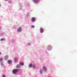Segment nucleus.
I'll use <instances>...</instances> for the list:
<instances>
[{
    "mask_svg": "<svg viewBox=\"0 0 77 77\" xmlns=\"http://www.w3.org/2000/svg\"><path fill=\"white\" fill-rule=\"evenodd\" d=\"M18 71V69H14L13 71V74H15L16 72H17Z\"/></svg>",
    "mask_w": 77,
    "mask_h": 77,
    "instance_id": "1",
    "label": "nucleus"
},
{
    "mask_svg": "<svg viewBox=\"0 0 77 77\" xmlns=\"http://www.w3.org/2000/svg\"><path fill=\"white\" fill-rule=\"evenodd\" d=\"M31 20L32 22H35V21H36V18L35 17H32L31 18Z\"/></svg>",
    "mask_w": 77,
    "mask_h": 77,
    "instance_id": "2",
    "label": "nucleus"
},
{
    "mask_svg": "<svg viewBox=\"0 0 77 77\" xmlns=\"http://www.w3.org/2000/svg\"><path fill=\"white\" fill-rule=\"evenodd\" d=\"M33 2L35 4L38 3L39 2V0H32Z\"/></svg>",
    "mask_w": 77,
    "mask_h": 77,
    "instance_id": "3",
    "label": "nucleus"
},
{
    "mask_svg": "<svg viewBox=\"0 0 77 77\" xmlns=\"http://www.w3.org/2000/svg\"><path fill=\"white\" fill-rule=\"evenodd\" d=\"M42 69L44 71H47V68L44 66L42 67Z\"/></svg>",
    "mask_w": 77,
    "mask_h": 77,
    "instance_id": "4",
    "label": "nucleus"
},
{
    "mask_svg": "<svg viewBox=\"0 0 77 77\" xmlns=\"http://www.w3.org/2000/svg\"><path fill=\"white\" fill-rule=\"evenodd\" d=\"M22 30V28H21V27H19L18 29H17V31L19 32H21Z\"/></svg>",
    "mask_w": 77,
    "mask_h": 77,
    "instance_id": "5",
    "label": "nucleus"
},
{
    "mask_svg": "<svg viewBox=\"0 0 77 77\" xmlns=\"http://www.w3.org/2000/svg\"><path fill=\"white\" fill-rule=\"evenodd\" d=\"M8 56L6 55L5 56L4 59L5 60H7L8 59Z\"/></svg>",
    "mask_w": 77,
    "mask_h": 77,
    "instance_id": "6",
    "label": "nucleus"
},
{
    "mask_svg": "<svg viewBox=\"0 0 77 77\" xmlns=\"http://www.w3.org/2000/svg\"><path fill=\"white\" fill-rule=\"evenodd\" d=\"M8 63H9V64L12 63V60H8Z\"/></svg>",
    "mask_w": 77,
    "mask_h": 77,
    "instance_id": "7",
    "label": "nucleus"
},
{
    "mask_svg": "<svg viewBox=\"0 0 77 77\" xmlns=\"http://www.w3.org/2000/svg\"><path fill=\"white\" fill-rule=\"evenodd\" d=\"M40 30L41 33H43V32H44L43 28H40Z\"/></svg>",
    "mask_w": 77,
    "mask_h": 77,
    "instance_id": "8",
    "label": "nucleus"
},
{
    "mask_svg": "<svg viewBox=\"0 0 77 77\" xmlns=\"http://www.w3.org/2000/svg\"><path fill=\"white\" fill-rule=\"evenodd\" d=\"M33 66V64L32 63L30 64L29 65V68H31Z\"/></svg>",
    "mask_w": 77,
    "mask_h": 77,
    "instance_id": "9",
    "label": "nucleus"
},
{
    "mask_svg": "<svg viewBox=\"0 0 77 77\" xmlns=\"http://www.w3.org/2000/svg\"><path fill=\"white\" fill-rule=\"evenodd\" d=\"M21 67V66L20 65H18L17 66H16V68H20V67Z\"/></svg>",
    "mask_w": 77,
    "mask_h": 77,
    "instance_id": "10",
    "label": "nucleus"
},
{
    "mask_svg": "<svg viewBox=\"0 0 77 77\" xmlns=\"http://www.w3.org/2000/svg\"><path fill=\"white\" fill-rule=\"evenodd\" d=\"M23 64L24 63H20V65H22V66L23 65Z\"/></svg>",
    "mask_w": 77,
    "mask_h": 77,
    "instance_id": "11",
    "label": "nucleus"
},
{
    "mask_svg": "<svg viewBox=\"0 0 77 77\" xmlns=\"http://www.w3.org/2000/svg\"><path fill=\"white\" fill-rule=\"evenodd\" d=\"M40 72L41 74H42V70H40Z\"/></svg>",
    "mask_w": 77,
    "mask_h": 77,
    "instance_id": "12",
    "label": "nucleus"
},
{
    "mask_svg": "<svg viewBox=\"0 0 77 77\" xmlns=\"http://www.w3.org/2000/svg\"><path fill=\"white\" fill-rule=\"evenodd\" d=\"M3 60V58H0V61H2Z\"/></svg>",
    "mask_w": 77,
    "mask_h": 77,
    "instance_id": "13",
    "label": "nucleus"
},
{
    "mask_svg": "<svg viewBox=\"0 0 77 77\" xmlns=\"http://www.w3.org/2000/svg\"><path fill=\"white\" fill-rule=\"evenodd\" d=\"M32 27V28H35V26L34 25H32L31 26Z\"/></svg>",
    "mask_w": 77,
    "mask_h": 77,
    "instance_id": "14",
    "label": "nucleus"
},
{
    "mask_svg": "<svg viewBox=\"0 0 77 77\" xmlns=\"http://www.w3.org/2000/svg\"><path fill=\"white\" fill-rule=\"evenodd\" d=\"M35 65H33V68H35Z\"/></svg>",
    "mask_w": 77,
    "mask_h": 77,
    "instance_id": "15",
    "label": "nucleus"
},
{
    "mask_svg": "<svg viewBox=\"0 0 77 77\" xmlns=\"http://www.w3.org/2000/svg\"><path fill=\"white\" fill-rule=\"evenodd\" d=\"M2 77H6V75H3L2 76Z\"/></svg>",
    "mask_w": 77,
    "mask_h": 77,
    "instance_id": "16",
    "label": "nucleus"
},
{
    "mask_svg": "<svg viewBox=\"0 0 77 77\" xmlns=\"http://www.w3.org/2000/svg\"><path fill=\"white\" fill-rule=\"evenodd\" d=\"M1 65H2V66H4V65H3V64L1 63Z\"/></svg>",
    "mask_w": 77,
    "mask_h": 77,
    "instance_id": "17",
    "label": "nucleus"
},
{
    "mask_svg": "<svg viewBox=\"0 0 77 77\" xmlns=\"http://www.w3.org/2000/svg\"><path fill=\"white\" fill-rule=\"evenodd\" d=\"M3 40H4V39H3V38H2L1 39V41H3Z\"/></svg>",
    "mask_w": 77,
    "mask_h": 77,
    "instance_id": "18",
    "label": "nucleus"
},
{
    "mask_svg": "<svg viewBox=\"0 0 77 77\" xmlns=\"http://www.w3.org/2000/svg\"><path fill=\"white\" fill-rule=\"evenodd\" d=\"M1 54H2V53L0 52V55H1Z\"/></svg>",
    "mask_w": 77,
    "mask_h": 77,
    "instance_id": "19",
    "label": "nucleus"
},
{
    "mask_svg": "<svg viewBox=\"0 0 77 77\" xmlns=\"http://www.w3.org/2000/svg\"><path fill=\"white\" fill-rule=\"evenodd\" d=\"M29 44H30V43H29L28 45H29Z\"/></svg>",
    "mask_w": 77,
    "mask_h": 77,
    "instance_id": "20",
    "label": "nucleus"
},
{
    "mask_svg": "<svg viewBox=\"0 0 77 77\" xmlns=\"http://www.w3.org/2000/svg\"><path fill=\"white\" fill-rule=\"evenodd\" d=\"M1 6V5L0 4V6Z\"/></svg>",
    "mask_w": 77,
    "mask_h": 77,
    "instance_id": "21",
    "label": "nucleus"
},
{
    "mask_svg": "<svg viewBox=\"0 0 77 77\" xmlns=\"http://www.w3.org/2000/svg\"><path fill=\"white\" fill-rule=\"evenodd\" d=\"M15 61H16V60H15Z\"/></svg>",
    "mask_w": 77,
    "mask_h": 77,
    "instance_id": "22",
    "label": "nucleus"
}]
</instances>
